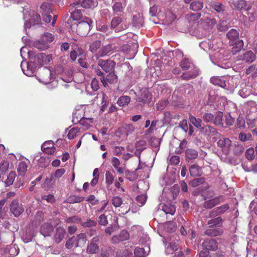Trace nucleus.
I'll use <instances>...</instances> for the list:
<instances>
[{"instance_id": "1", "label": "nucleus", "mask_w": 257, "mask_h": 257, "mask_svg": "<svg viewBox=\"0 0 257 257\" xmlns=\"http://www.w3.org/2000/svg\"><path fill=\"white\" fill-rule=\"evenodd\" d=\"M216 139H218L217 142V147L220 148L221 151L225 155L228 154L230 150L231 141L228 138L222 137H217Z\"/></svg>"}, {"instance_id": "2", "label": "nucleus", "mask_w": 257, "mask_h": 257, "mask_svg": "<svg viewBox=\"0 0 257 257\" xmlns=\"http://www.w3.org/2000/svg\"><path fill=\"white\" fill-rule=\"evenodd\" d=\"M97 64L106 73H108L113 71L115 63L111 60H104L102 59L98 60Z\"/></svg>"}, {"instance_id": "3", "label": "nucleus", "mask_w": 257, "mask_h": 257, "mask_svg": "<svg viewBox=\"0 0 257 257\" xmlns=\"http://www.w3.org/2000/svg\"><path fill=\"white\" fill-rule=\"evenodd\" d=\"M34 60L36 63L41 65H44L49 64L52 60V55H46L44 53H38L34 56Z\"/></svg>"}, {"instance_id": "4", "label": "nucleus", "mask_w": 257, "mask_h": 257, "mask_svg": "<svg viewBox=\"0 0 257 257\" xmlns=\"http://www.w3.org/2000/svg\"><path fill=\"white\" fill-rule=\"evenodd\" d=\"M122 22V18L119 17H114L111 22H110V27L111 28L114 30L115 32H118L121 31L122 30H125L127 28V26L126 25H124L123 26V25L121 24Z\"/></svg>"}, {"instance_id": "5", "label": "nucleus", "mask_w": 257, "mask_h": 257, "mask_svg": "<svg viewBox=\"0 0 257 257\" xmlns=\"http://www.w3.org/2000/svg\"><path fill=\"white\" fill-rule=\"evenodd\" d=\"M100 238V235L92 238L90 243H88L87 245V252L88 253L93 254L96 253L98 250L99 247L97 243L99 241Z\"/></svg>"}, {"instance_id": "6", "label": "nucleus", "mask_w": 257, "mask_h": 257, "mask_svg": "<svg viewBox=\"0 0 257 257\" xmlns=\"http://www.w3.org/2000/svg\"><path fill=\"white\" fill-rule=\"evenodd\" d=\"M255 58V55L251 51H248L237 56L236 60H242L247 63H251L254 61Z\"/></svg>"}, {"instance_id": "7", "label": "nucleus", "mask_w": 257, "mask_h": 257, "mask_svg": "<svg viewBox=\"0 0 257 257\" xmlns=\"http://www.w3.org/2000/svg\"><path fill=\"white\" fill-rule=\"evenodd\" d=\"M10 210L12 213L15 216H18L24 211V208L21 204H19L18 200H14L10 205Z\"/></svg>"}, {"instance_id": "8", "label": "nucleus", "mask_w": 257, "mask_h": 257, "mask_svg": "<svg viewBox=\"0 0 257 257\" xmlns=\"http://www.w3.org/2000/svg\"><path fill=\"white\" fill-rule=\"evenodd\" d=\"M54 40L53 36L50 33L45 34L42 38V42L45 44H37L36 47L38 49L43 50L47 48V44L51 43Z\"/></svg>"}, {"instance_id": "9", "label": "nucleus", "mask_w": 257, "mask_h": 257, "mask_svg": "<svg viewBox=\"0 0 257 257\" xmlns=\"http://www.w3.org/2000/svg\"><path fill=\"white\" fill-rule=\"evenodd\" d=\"M152 99L151 94L147 89L141 90V94L137 97V101L143 103H149Z\"/></svg>"}, {"instance_id": "10", "label": "nucleus", "mask_w": 257, "mask_h": 257, "mask_svg": "<svg viewBox=\"0 0 257 257\" xmlns=\"http://www.w3.org/2000/svg\"><path fill=\"white\" fill-rule=\"evenodd\" d=\"M76 113H75L73 116V121L75 123H79L80 125L85 127V128H89L93 122V119L90 118H85V117H81L80 116L78 117L77 116H76V120H75V116L76 115Z\"/></svg>"}, {"instance_id": "11", "label": "nucleus", "mask_w": 257, "mask_h": 257, "mask_svg": "<svg viewBox=\"0 0 257 257\" xmlns=\"http://www.w3.org/2000/svg\"><path fill=\"white\" fill-rule=\"evenodd\" d=\"M39 80L45 84L50 83L52 81L51 71L47 68H43L39 76Z\"/></svg>"}, {"instance_id": "12", "label": "nucleus", "mask_w": 257, "mask_h": 257, "mask_svg": "<svg viewBox=\"0 0 257 257\" xmlns=\"http://www.w3.org/2000/svg\"><path fill=\"white\" fill-rule=\"evenodd\" d=\"M92 23V21L91 20L86 18V21H82L79 23L78 25V31L81 33V31L84 29V31L81 33V34L82 35H86L90 29Z\"/></svg>"}, {"instance_id": "13", "label": "nucleus", "mask_w": 257, "mask_h": 257, "mask_svg": "<svg viewBox=\"0 0 257 257\" xmlns=\"http://www.w3.org/2000/svg\"><path fill=\"white\" fill-rule=\"evenodd\" d=\"M129 237L128 232L126 230H123L118 235L113 236L111 241L113 243H118L121 241L127 240Z\"/></svg>"}, {"instance_id": "14", "label": "nucleus", "mask_w": 257, "mask_h": 257, "mask_svg": "<svg viewBox=\"0 0 257 257\" xmlns=\"http://www.w3.org/2000/svg\"><path fill=\"white\" fill-rule=\"evenodd\" d=\"M112 50L113 48L111 44L104 45L94 55V57L96 59L98 60L100 57L108 55Z\"/></svg>"}, {"instance_id": "15", "label": "nucleus", "mask_w": 257, "mask_h": 257, "mask_svg": "<svg viewBox=\"0 0 257 257\" xmlns=\"http://www.w3.org/2000/svg\"><path fill=\"white\" fill-rule=\"evenodd\" d=\"M53 226L52 224L46 223L41 226L40 232L45 237L49 236L53 231Z\"/></svg>"}, {"instance_id": "16", "label": "nucleus", "mask_w": 257, "mask_h": 257, "mask_svg": "<svg viewBox=\"0 0 257 257\" xmlns=\"http://www.w3.org/2000/svg\"><path fill=\"white\" fill-rule=\"evenodd\" d=\"M203 245L207 250H215L218 248L217 241L215 239H206L203 242Z\"/></svg>"}, {"instance_id": "17", "label": "nucleus", "mask_w": 257, "mask_h": 257, "mask_svg": "<svg viewBox=\"0 0 257 257\" xmlns=\"http://www.w3.org/2000/svg\"><path fill=\"white\" fill-rule=\"evenodd\" d=\"M223 232V230L221 228H211L206 229L204 232V234L209 236L215 237L221 235Z\"/></svg>"}, {"instance_id": "18", "label": "nucleus", "mask_w": 257, "mask_h": 257, "mask_svg": "<svg viewBox=\"0 0 257 257\" xmlns=\"http://www.w3.org/2000/svg\"><path fill=\"white\" fill-rule=\"evenodd\" d=\"M205 133L210 137L215 136L212 138L213 140H214V141H216V138L217 137H220V134L218 133L216 130L213 128V127L210 125H206L204 127V130Z\"/></svg>"}, {"instance_id": "19", "label": "nucleus", "mask_w": 257, "mask_h": 257, "mask_svg": "<svg viewBox=\"0 0 257 257\" xmlns=\"http://www.w3.org/2000/svg\"><path fill=\"white\" fill-rule=\"evenodd\" d=\"M66 231L64 228L59 227L56 229V233L54 236L55 241L57 243H60L65 235Z\"/></svg>"}, {"instance_id": "20", "label": "nucleus", "mask_w": 257, "mask_h": 257, "mask_svg": "<svg viewBox=\"0 0 257 257\" xmlns=\"http://www.w3.org/2000/svg\"><path fill=\"white\" fill-rule=\"evenodd\" d=\"M221 198V197H218L206 200L204 203V207L205 208H211L222 201Z\"/></svg>"}, {"instance_id": "21", "label": "nucleus", "mask_w": 257, "mask_h": 257, "mask_svg": "<svg viewBox=\"0 0 257 257\" xmlns=\"http://www.w3.org/2000/svg\"><path fill=\"white\" fill-rule=\"evenodd\" d=\"M189 120L190 122L198 130H204V126L202 125V121L201 119L197 118L192 114H190Z\"/></svg>"}, {"instance_id": "22", "label": "nucleus", "mask_w": 257, "mask_h": 257, "mask_svg": "<svg viewBox=\"0 0 257 257\" xmlns=\"http://www.w3.org/2000/svg\"><path fill=\"white\" fill-rule=\"evenodd\" d=\"M190 175L192 177L200 176L202 174L201 168L197 165L193 164L190 166L189 168Z\"/></svg>"}, {"instance_id": "23", "label": "nucleus", "mask_w": 257, "mask_h": 257, "mask_svg": "<svg viewBox=\"0 0 257 257\" xmlns=\"http://www.w3.org/2000/svg\"><path fill=\"white\" fill-rule=\"evenodd\" d=\"M210 82L215 85H218L222 88H225L226 86L225 81L222 77L214 76L210 79Z\"/></svg>"}, {"instance_id": "24", "label": "nucleus", "mask_w": 257, "mask_h": 257, "mask_svg": "<svg viewBox=\"0 0 257 257\" xmlns=\"http://www.w3.org/2000/svg\"><path fill=\"white\" fill-rule=\"evenodd\" d=\"M80 7H76L74 10L71 11V18L74 21H79L83 17V14L81 10L78 8Z\"/></svg>"}, {"instance_id": "25", "label": "nucleus", "mask_w": 257, "mask_h": 257, "mask_svg": "<svg viewBox=\"0 0 257 257\" xmlns=\"http://www.w3.org/2000/svg\"><path fill=\"white\" fill-rule=\"evenodd\" d=\"M98 5L96 0H83L81 6L85 9H93Z\"/></svg>"}, {"instance_id": "26", "label": "nucleus", "mask_w": 257, "mask_h": 257, "mask_svg": "<svg viewBox=\"0 0 257 257\" xmlns=\"http://www.w3.org/2000/svg\"><path fill=\"white\" fill-rule=\"evenodd\" d=\"M144 19L143 16L140 14H137L134 15L133 19V24L137 27H140L143 26Z\"/></svg>"}, {"instance_id": "27", "label": "nucleus", "mask_w": 257, "mask_h": 257, "mask_svg": "<svg viewBox=\"0 0 257 257\" xmlns=\"http://www.w3.org/2000/svg\"><path fill=\"white\" fill-rule=\"evenodd\" d=\"M198 75V71L197 69H195L193 71H189L187 73H183L181 75V77L185 80H188L195 78Z\"/></svg>"}, {"instance_id": "28", "label": "nucleus", "mask_w": 257, "mask_h": 257, "mask_svg": "<svg viewBox=\"0 0 257 257\" xmlns=\"http://www.w3.org/2000/svg\"><path fill=\"white\" fill-rule=\"evenodd\" d=\"M162 211L166 214L174 215L176 211L175 206L170 204H164L162 206Z\"/></svg>"}, {"instance_id": "29", "label": "nucleus", "mask_w": 257, "mask_h": 257, "mask_svg": "<svg viewBox=\"0 0 257 257\" xmlns=\"http://www.w3.org/2000/svg\"><path fill=\"white\" fill-rule=\"evenodd\" d=\"M101 42L99 40H96L91 43L89 45V50L92 53H97L99 49L101 48Z\"/></svg>"}, {"instance_id": "30", "label": "nucleus", "mask_w": 257, "mask_h": 257, "mask_svg": "<svg viewBox=\"0 0 257 257\" xmlns=\"http://www.w3.org/2000/svg\"><path fill=\"white\" fill-rule=\"evenodd\" d=\"M135 130L134 125L132 124H125L120 128V132L124 133L126 136L132 134Z\"/></svg>"}, {"instance_id": "31", "label": "nucleus", "mask_w": 257, "mask_h": 257, "mask_svg": "<svg viewBox=\"0 0 257 257\" xmlns=\"http://www.w3.org/2000/svg\"><path fill=\"white\" fill-rule=\"evenodd\" d=\"M28 166L25 161L20 162L18 165L17 171L19 175L24 176L27 171Z\"/></svg>"}, {"instance_id": "32", "label": "nucleus", "mask_w": 257, "mask_h": 257, "mask_svg": "<svg viewBox=\"0 0 257 257\" xmlns=\"http://www.w3.org/2000/svg\"><path fill=\"white\" fill-rule=\"evenodd\" d=\"M40 13L42 15L51 14L52 13V10L50 4L43 3L40 7Z\"/></svg>"}, {"instance_id": "33", "label": "nucleus", "mask_w": 257, "mask_h": 257, "mask_svg": "<svg viewBox=\"0 0 257 257\" xmlns=\"http://www.w3.org/2000/svg\"><path fill=\"white\" fill-rule=\"evenodd\" d=\"M223 223V219L221 217H217L213 219L208 220L207 224L210 227H213L215 226H221Z\"/></svg>"}, {"instance_id": "34", "label": "nucleus", "mask_w": 257, "mask_h": 257, "mask_svg": "<svg viewBox=\"0 0 257 257\" xmlns=\"http://www.w3.org/2000/svg\"><path fill=\"white\" fill-rule=\"evenodd\" d=\"M50 143L45 142L42 146V149L44 153L48 155H53L55 152V148L53 146L47 147Z\"/></svg>"}, {"instance_id": "35", "label": "nucleus", "mask_w": 257, "mask_h": 257, "mask_svg": "<svg viewBox=\"0 0 257 257\" xmlns=\"http://www.w3.org/2000/svg\"><path fill=\"white\" fill-rule=\"evenodd\" d=\"M203 2L195 1L191 3L190 8L192 11H198L201 10L203 8Z\"/></svg>"}, {"instance_id": "36", "label": "nucleus", "mask_w": 257, "mask_h": 257, "mask_svg": "<svg viewBox=\"0 0 257 257\" xmlns=\"http://www.w3.org/2000/svg\"><path fill=\"white\" fill-rule=\"evenodd\" d=\"M24 73L28 76H32L35 73V69L33 67V64L32 63H28L27 66V69L25 70L22 68Z\"/></svg>"}, {"instance_id": "37", "label": "nucleus", "mask_w": 257, "mask_h": 257, "mask_svg": "<svg viewBox=\"0 0 257 257\" xmlns=\"http://www.w3.org/2000/svg\"><path fill=\"white\" fill-rule=\"evenodd\" d=\"M66 247L68 249H71L73 247H76L78 246V242L77 241L76 236H73L69 238L66 243Z\"/></svg>"}, {"instance_id": "38", "label": "nucleus", "mask_w": 257, "mask_h": 257, "mask_svg": "<svg viewBox=\"0 0 257 257\" xmlns=\"http://www.w3.org/2000/svg\"><path fill=\"white\" fill-rule=\"evenodd\" d=\"M186 157L188 159H195L198 157V152L194 149H188L185 152Z\"/></svg>"}, {"instance_id": "39", "label": "nucleus", "mask_w": 257, "mask_h": 257, "mask_svg": "<svg viewBox=\"0 0 257 257\" xmlns=\"http://www.w3.org/2000/svg\"><path fill=\"white\" fill-rule=\"evenodd\" d=\"M16 177V174L14 171H11L7 176V179L5 181V183L6 186H9L11 185Z\"/></svg>"}, {"instance_id": "40", "label": "nucleus", "mask_w": 257, "mask_h": 257, "mask_svg": "<svg viewBox=\"0 0 257 257\" xmlns=\"http://www.w3.org/2000/svg\"><path fill=\"white\" fill-rule=\"evenodd\" d=\"M84 200V197L72 195L67 198V202L70 203H80L82 202Z\"/></svg>"}, {"instance_id": "41", "label": "nucleus", "mask_w": 257, "mask_h": 257, "mask_svg": "<svg viewBox=\"0 0 257 257\" xmlns=\"http://www.w3.org/2000/svg\"><path fill=\"white\" fill-rule=\"evenodd\" d=\"M222 117L223 113L221 111L217 112L215 115L214 119L213 118V123L216 125H221L222 126Z\"/></svg>"}, {"instance_id": "42", "label": "nucleus", "mask_w": 257, "mask_h": 257, "mask_svg": "<svg viewBox=\"0 0 257 257\" xmlns=\"http://www.w3.org/2000/svg\"><path fill=\"white\" fill-rule=\"evenodd\" d=\"M131 100V98L128 96H122L119 98L117 101V103L120 106H123L127 105Z\"/></svg>"}, {"instance_id": "43", "label": "nucleus", "mask_w": 257, "mask_h": 257, "mask_svg": "<svg viewBox=\"0 0 257 257\" xmlns=\"http://www.w3.org/2000/svg\"><path fill=\"white\" fill-rule=\"evenodd\" d=\"M108 73L106 78H105V81L110 83H115L117 81V76L113 71Z\"/></svg>"}, {"instance_id": "44", "label": "nucleus", "mask_w": 257, "mask_h": 257, "mask_svg": "<svg viewBox=\"0 0 257 257\" xmlns=\"http://www.w3.org/2000/svg\"><path fill=\"white\" fill-rule=\"evenodd\" d=\"M239 37V33L235 29H231L227 33V37L230 41L236 40Z\"/></svg>"}, {"instance_id": "45", "label": "nucleus", "mask_w": 257, "mask_h": 257, "mask_svg": "<svg viewBox=\"0 0 257 257\" xmlns=\"http://www.w3.org/2000/svg\"><path fill=\"white\" fill-rule=\"evenodd\" d=\"M165 229L168 232H173L176 229V223L173 221H169L165 225Z\"/></svg>"}, {"instance_id": "46", "label": "nucleus", "mask_w": 257, "mask_h": 257, "mask_svg": "<svg viewBox=\"0 0 257 257\" xmlns=\"http://www.w3.org/2000/svg\"><path fill=\"white\" fill-rule=\"evenodd\" d=\"M105 183L107 185H110L112 184L114 182V177L113 173L109 171H107L105 173Z\"/></svg>"}, {"instance_id": "47", "label": "nucleus", "mask_w": 257, "mask_h": 257, "mask_svg": "<svg viewBox=\"0 0 257 257\" xmlns=\"http://www.w3.org/2000/svg\"><path fill=\"white\" fill-rule=\"evenodd\" d=\"M123 7L122 4L120 2H116L112 6L113 12L114 14L122 13L123 12Z\"/></svg>"}, {"instance_id": "48", "label": "nucleus", "mask_w": 257, "mask_h": 257, "mask_svg": "<svg viewBox=\"0 0 257 257\" xmlns=\"http://www.w3.org/2000/svg\"><path fill=\"white\" fill-rule=\"evenodd\" d=\"M244 44L242 40H239L236 44V45L233 47L232 49V53L233 55L236 54L238 52H239L243 47Z\"/></svg>"}, {"instance_id": "49", "label": "nucleus", "mask_w": 257, "mask_h": 257, "mask_svg": "<svg viewBox=\"0 0 257 257\" xmlns=\"http://www.w3.org/2000/svg\"><path fill=\"white\" fill-rule=\"evenodd\" d=\"M9 163L8 161L3 160L0 162V172L1 174L5 173L9 169Z\"/></svg>"}, {"instance_id": "50", "label": "nucleus", "mask_w": 257, "mask_h": 257, "mask_svg": "<svg viewBox=\"0 0 257 257\" xmlns=\"http://www.w3.org/2000/svg\"><path fill=\"white\" fill-rule=\"evenodd\" d=\"M212 8L217 13H221L224 11V6L220 3L214 2L211 5Z\"/></svg>"}, {"instance_id": "51", "label": "nucleus", "mask_w": 257, "mask_h": 257, "mask_svg": "<svg viewBox=\"0 0 257 257\" xmlns=\"http://www.w3.org/2000/svg\"><path fill=\"white\" fill-rule=\"evenodd\" d=\"M78 242V246L84 245L86 241V235L85 233H80L76 236Z\"/></svg>"}, {"instance_id": "52", "label": "nucleus", "mask_w": 257, "mask_h": 257, "mask_svg": "<svg viewBox=\"0 0 257 257\" xmlns=\"http://www.w3.org/2000/svg\"><path fill=\"white\" fill-rule=\"evenodd\" d=\"M79 133V129L78 127H73L69 131L67 137L69 140L73 139Z\"/></svg>"}, {"instance_id": "53", "label": "nucleus", "mask_w": 257, "mask_h": 257, "mask_svg": "<svg viewBox=\"0 0 257 257\" xmlns=\"http://www.w3.org/2000/svg\"><path fill=\"white\" fill-rule=\"evenodd\" d=\"M201 17L200 13H190L186 15V18L189 22L198 20Z\"/></svg>"}, {"instance_id": "54", "label": "nucleus", "mask_w": 257, "mask_h": 257, "mask_svg": "<svg viewBox=\"0 0 257 257\" xmlns=\"http://www.w3.org/2000/svg\"><path fill=\"white\" fill-rule=\"evenodd\" d=\"M176 18V17L175 15L173 14L170 11H168L166 14L165 23L166 24H169Z\"/></svg>"}, {"instance_id": "55", "label": "nucleus", "mask_w": 257, "mask_h": 257, "mask_svg": "<svg viewBox=\"0 0 257 257\" xmlns=\"http://www.w3.org/2000/svg\"><path fill=\"white\" fill-rule=\"evenodd\" d=\"M111 203L115 207H119L122 203V199L119 196H114L111 199Z\"/></svg>"}, {"instance_id": "56", "label": "nucleus", "mask_w": 257, "mask_h": 257, "mask_svg": "<svg viewBox=\"0 0 257 257\" xmlns=\"http://www.w3.org/2000/svg\"><path fill=\"white\" fill-rule=\"evenodd\" d=\"M134 254L136 257H145L146 256V252L143 248H136L134 250Z\"/></svg>"}, {"instance_id": "57", "label": "nucleus", "mask_w": 257, "mask_h": 257, "mask_svg": "<svg viewBox=\"0 0 257 257\" xmlns=\"http://www.w3.org/2000/svg\"><path fill=\"white\" fill-rule=\"evenodd\" d=\"M204 179L203 178H196V179L192 180L190 182V185L192 187H196L200 184H203L204 183Z\"/></svg>"}, {"instance_id": "58", "label": "nucleus", "mask_w": 257, "mask_h": 257, "mask_svg": "<svg viewBox=\"0 0 257 257\" xmlns=\"http://www.w3.org/2000/svg\"><path fill=\"white\" fill-rule=\"evenodd\" d=\"M81 224L84 227H91L95 226L97 224V222L91 219H87L86 221L81 222Z\"/></svg>"}, {"instance_id": "59", "label": "nucleus", "mask_w": 257, "mask_h": 257, "mask_svg": "<svg viewBox=\"0 0 257 257\" xmlns=\"http://www.w3.org/2000/svg\"><path fill=\"white\" fill-rule=\"evenodd\" d=\"M31 23L35 25L38 24L41 21L40 15L35 12H33V16L31 18Z\"/></svg>"}, {"instance_id": "60", "label": "nucleus", "mask_w": 257, "mask_h": 257, "mask_svg": "<svg viewBox=\"0 0 257 257\" xmlns=\"http://www.w3.org/2000/svg\"><path fill=\"white\" fill-rule=\"evenodd\" d=\"M95 73L98 76H101L100 81L104 86L107 85V82L105 81V77L103 75V73L98 68H94Z\"/></svg>"}, {"instance_id": "61", "label": "nucleus", "mask_w": 257, "mask_h": 257, "mask_svg": "<svg viewBox=\"0 0 257 257\" xmlns=\"http://www.w3.org/2000/svg\"><path fill=\"white\" fill-rule=\"evenodd\" d=\"M98 222L101 225H106L108 224L107 218L106 216L104 214H101L98 217Z\"/></svg>"}, {"instance_id": "62", "label": "nucleus", "mask_w": 257, "mask_h": 257, "mask_svg": "<svg viewBox=\"0 0 257 257\" xmlns=\"http://www.w3.org/2000/svg\"><path fill=\"white\" fill-rule=\"evenodd\" d=\"M146 142L144 141H138L136 144V148L142 152L146 149Z\"/></svg>"}, {"instance_id": "63", "label": "nucleus", "mask_w": 257, "mask_h": 257, "mask_svg": "<svg viewBox=\"0 0 257 257\" xmlns=\"http://www.w3.org/2000/svg\"><path fill=\"white\" fill-rule=\"evenodd\" d=\"M246 2L244 0H238L234 3V6L238 10H241L244 8Z\"/></svg>"}, {"instance_id": "64", "label": "nucleus", "mask_w": 257, "mask_h": 257, "mask_svg": "<svg viewBox=\"0 0 257 257\" xmlns=\"http://www.w3.org/2000/svg\"><path fill=\"white\" fill-rule=\"evenodd\" d=\"M124 174H125L126 178L130 181L134 180L136 179L137 178V176L136 175V174L135 173L132 172L128 171V170H126L125 171Z\"/></svg>"}]
</instances>
